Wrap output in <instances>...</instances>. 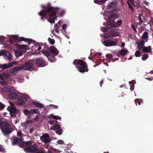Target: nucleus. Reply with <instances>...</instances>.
Here are the masks:
<instances>
[{
	"mask_svg": "<svg viewBox=\"0 0 153 153\" xmlns=\"http://www.w3.org/2000/svg\"><path fill=\"white\" fill-rule=\"evenodd\" d=\"M53 106L55 108H56V109L58 108V105H50V106Z\"/></svg>",
	"mask_w": 153,
	"mask_h": 153,
	"instance_id": "e2e57ef3",
	"label": "nucleus"
},
{
	"mask_svg": "<svg viewBox=\"0 0 153 153\" xmlns=\"http://www.w3.org/2000/svg\"><path fill=\"white\" fill-rule=\"evenodd\" d=\"M45 151L44 149L42 148L38 147L37 146L36 147V150L35 153H45Z\"/></svg>",
	"mask_w": 153,
	"mask_h": 153,
	"instance_id": "a211bd4d",
	"label": "nucleus"
},
{
	"mask_svg": "<svg viewBox=\"0 0 153 153\" xmlns=\"http://www.w3.org/2000/svg\"><path fill=\"white\" fill-rule=\"evenodd\" d=\"M88 67L87 65L85 66L79 67L78 69L79 71L81 73L85 72V71L87 72L88 71Z\"/></svg>",
	"mask_w": 153,
	"mask_h": 153,
	"instance_id": "2eb2a0df",
	"label": "nucleus"
},
{
	"mask_svg": "<svg viewBox=\"0 0 153 153\" xmlns=\"http://www.w3.org/2000/svg\"><path fill=\"white\" fill-rule=\"evenodd\" d=\"M48 123H49L52 125L54 124V121L52 120L48 121Z\"/></svg>",
	"mask_w": 153,
	"mask_h": 153,
	"instance_id": "0e129e2a",
	"label": "nucleus"
},
{
	"mask_svg": "<svg viewBox=\"0 0 153 153\" xmlns=\"http://www.w3.org/2000/svg\"><path fill=\"white\" fill-rule=\"evenodd\" d=\"M24 114L25 115H28V110L27 109H25L24 111Z\"/></svg>",
	"mask_w": 153,
	"mask_h": 153,
	"instance_id": "864d4df0",
	"label": "nucleus"
},
{
	"mask_svg": "<svg viewBox=\"0 0 153 153\" xmlns=\"http://www.w3.org/2000/svg\"><path fill=\"white\" fill-rule=\"evenodd\" d=\"M18 48L21 50H28L30 49L28 46L25 45H18Z\"/></svg>",
	"mask_w": 153,
	"mask_h": 153,
	"instance_id": "f3484780",
	"label": "nucleus"
},
{
	"mask_svg": "<svg viewBox=\"0 0 153 153\" xmlns=\"http://www.w3.org/2000/svg\"><path fill=\"white\" fill-rule=\"evenodd\" d=\"M113 53L115 55H117L118 56H120V54L119 53V51L118 52H117L116 51H113Z\"/></svg>",
	"mask_w": 153,
	"mask_h": 153,
	"instance_id": "8fccbe9b",
	"label": "nucleus"
},
{
	"mask_svg": "<svg viewBox=\"0 0 153 153\" xmlns=\"http://www.w3.org/2000/svg\"><path fill=\"white\" fill-rule=\"evenodd\" d=\"M117 1L114 2H109L107 7L108 9H110L111 8L116 7L117 6Z\"/></svg>",
	"mask_w": 153,
	"mask_h": 153,
	"instance_id": "ddd939ff",
	"label": "nucleus"
},
{
	"mask_svg": "<svg viewBox=\"0 0 153 153\" xmlns=\"http://www.w3.org/2000/svg\"><path fill=\"white\" fill-rule=\"evenodd\" d=\"M60 24L59 23L56 24L55 25V27H57L56 28H58L60 27Z\"/></svg>",
	"mask_w": 153,
	"mask_h": 153,
	"instance_id": "13d9d810",
	"label": "nucleus"
},
{
	"mask_svg": "<svg viewBox=\"0 0 153 153\" xmlns=\"http://www.w3.org/2000/svg\"><path fill=\"white\" fill-rule=\"evenodd\" d=\"M107 24L112 27H116V23L114 22H108L107 23Z\"/></svg>",
	"mask_w": 153,
	"mask_h": 153,
	"instance_id": "bb28decb",
	"label": "nucleus"
},
{
	"mask_svg": "<svg viewBox=\"0 0 153 153\" xmlns=\"http://www.w3.org/2000/svg\"><path fill=\"white\" fill-rule=\"evenodd\" d=\"M122 21L121 20H120L119 21H118L117 23H116V26H120V25L122 23Z\"/></svg>",
	"mask_w": 153,
	"mask_h": 153,
	"instance_id": "c03bdc74",
	"label": "nucleus"
},
{
	"mask_svg": "<svg viewBox=\"0 0 153 153\" xmlns=\"http://www.w3.org/2000/svg\"><path fill=\"white\" fill-rule=\"evenodd\" d=\"M66 153H74L73 152L71 151L70 150H68L66 152Z\"/></svg>",
	"mask_w": 153,
	"mask_h": 153,
	"instance_id": "338daca9",
	"label": "nucleus"
},
{
	"mask_svg": "<svg viewBox=\"0 0 153 153\" xmlns=\"http://www.w3.org/2000/svg\"><path fill=\"white\" fill-rule=\"evenodd\" d=\"M10 124L8 123L2 122L0 127L2 131L5 134H8L12 131L11 128H10Z\"/></svg>",
	"mask_w": 153,
	"mask_h": 153,
	"instance_id": "39448f33",
	"label": "nucleus"
},
{
	"mask_svg": "<svg viewBox=\"0 0 153 153\" xmlns=\"http://www.w3.org/2000/svg\"><path fill=\"white\" fill-rule=\"evenodd\" d=\"M145 42L143 40L141 41L140 43L138 44L137 47H139L140 46L143 47L144 46Z\"/></svg>",
	"mask_w": 153,
	"mask_h": 153,
	"instance_id": "72a5a7b5",
	"label": "nucleus"
},
{
	"mask_svg": "<svg viewBox=\"0 0 153 153\" xmlns=\"http://www.w3.org/2000/svg\"><path fill=\"white\" fill-rule=\"evenodd\" d=\"M148 54L145 53L143 55V56L142 57V59L143 60H145L148 58Z\"/></svg>",
	"mask_w": 153,
	"mask_h": 153,
	"instance_id": "f704fd0d",
	"label": "nucleus"
},
{
	"mask_svg": "<svg viewBox=\"0 0 153 153\" xmlns=\"http://www.w3.org/2000/svg\"><path fill=\"white\" fill-rule=\"evenodd\" d=\"M62 129L60 128L58 130H56V132L57 134L59 135H61L62 134Z\"/></svg>",
	"mask_w": 153,
	"mask_h": 153,
	"instance_id": "4c0bfd02",
	"label": "nucleus"
},
{
	"mask_svg": "<svg viewBox=\"0 0 153 153\" xmlns=\"http://www.w3.org/2000/svg\"><path fill=\"white\" fill-rule=\"evenodd\" d=\"M14 40L19 41H24L25 42H28L29 43H30L33 41L31 39H26L24 37H21L19 38L18 36L12 35L9 39V42L10 43H13L14 42Z\"/></svg>",
	"mask_w": 153,
	"mask_h": 153,
	"instance_id": "20e7f679",
	"label": "nucleus"
},
{
	"mask_svg": "<svg viewBox=\"0 0 153 153\" xmlns=\"http://www.w3.org/2000/svg\"><path fill=\"white\" fill-rule=\"evenodd\" d=\"M111 28L108 27H104L103 28L102 31L104 32H110V30H111Z\"/></svg>",
	"mask_w": 153,
	"mask_h": 153,
	"instance_id": "c756f323",
	"label": "nucleus"
},
{
	"mask_svg": "<svg viewBox=\"0 0 153 153\" xmlns=\"http://www.w3.org/2000/svg\"><path fill=\"white\" fill-rule=\"evenodd\" d=\"M10 114L11 116L13 117H15L16 116V113H12L11 112H10Z\"/></svg>",
	"mask_w": 153,
	"mask_h": 153,
	"instance_id": "4d7b16f0",
	"label": "nucleus"
},
{
	"mask_svg": "<svg viewBox=\"0 0 153 153\" xmlns=\"http://www.w3.org/2000/svg\"><path fill=\"white\" fill-rule=\"evenodd\" d=\"M57 143L58 144H63L64 143V142L62 140H59L57 141Z\"/></svg>",
	"mask_w": 153,
	"mask_h": 153,
	"instance_id": "a18cd8bd",
	"label": "nucleus"
},
{
	"mask_svg": "<svg viewBox=\"0 0 153 153\" xmlns=\"http://www.w3.org/2000/svg\"><path fill=\"white\" fill-rule=\"evenodd\" d=\"M4 107V105L1 102H0V108L3 109Z\"/></svg>",
	"mask_w": 153,
	"mask_h": 153,
	"instance_id": "49530a36",
	"label": "nucleus"
},
{
	"mask_svg": "<svg viewBox=\"0 0 153 153\" xmlns=\"http://www.w3.org/2000/svg\"><path fill=\"white\" fill-rule=\"evenodd\" d=\"M104 82L103 80H102L100 82V86L101 87L102 86V85L103 83Z\"/></svg>",
	"mask_w": 153,
	"mask_h": 153,
	"instance_id": "69168bd1",
	"label": "nucleus"
},
{
	"mask_svg": "<svg viewBox=\"0 0 153 153\" xmlns=\"http://www.w3.org/2000/svg\"><path fill=\"white\" fill-rule=\"evenodd\" d=\"M142 51L144 53H150L152 51L151 47L150 46L148 47H144L142 48Z\"/></svg>",
	"mask_w": 153,
	"mask_h": 153,
	"instance_id": "6ab92c4d",
	"label": "nucleus"
},
{
	"mask_svg": "<svg viewBox=\"0 0 153 153\" xmlns=\"http://www.w3.org/2000/svg\"><path fill=\"white\" fill-rule=\"evenodd\" d=\"M38 117L37 115H36L35 118L33 119L34 120L36 121H38Z\"/></svg>",
	"mask_w": 153,
	"mask_h": 153,
	"instance_id": "052dcab7",
	"label": "nucleus"
},
{
	"mask_svg": "<svg viewBox=\"0 0 153 153\" xmlns=\"http://www.w3.org/2000/svg\"><path fill=\"white\" fill-rule=\"evenodd\" d=\"M23 51L20 49L16 50L15 51V53L16 57H19L23 55Z\"/></svg>",
	"mask_w": 153,
	"mask_h": 153,
	"instance_id": "412c9836",
	"label": "nucleus"
},
{
	"mask_svg": "<svg viewBox=\"0 0 153 153\" xmlns=\"http://www.w3.org/2000/svg\"><path fill=\"white\" fill-rule=\"evenodd\" d=\"M148 33L147 31H145L142 36V39H146L148 37Z\"/></svg>",
	"mask_w": 153,
	"mask_h": 153,
	"instance_id": "c85d7f7f",
	"label": "nucleus"
},
{
	"mask_svg": "<svg viewBox=\"0 0 153 153\" xmlns=\"http://www.w3.org/2000/svg\"><path fill=\"white\" fill-rule=\"evenodd\" d=\"M128 52V51L126 48H124L121 49L119 51L120 56H124Z\"/></svg>",
	"mask_w": 153,
	"mask_h": 153,
	"instance_id": "aec40b11",
	"label": "nucleus"
},
{
	"mask_svg": "<svg viewBox=\"0 0 153 153\" xmlns=\"http://www.w3.org/2000/svg\"><path fill=\"white\" fill-rule=\"evenodd\" d=\"M32 144L31 141H29L26 142H22L19 145L21 147H24V150L26 152L35 153L37 145L35 144Z\"/></svg>",
	"mask_w": 153,
	"mask_h": 153,
	"instance_id": "7ed1b4c3",
	"label": "nucleus"
},
{
	"mask_svg": "<svg viewBox=\"0 0 153 153\" xmlns=\"http://www.w3.org/2000/svg\"><path fill=\"white\" fill-rule=\"evenodd\" d=\"M61 128V125L60 124H57L53 126L51 128V130H57Z\"/></svg>",
	"mask_w": 153,
	"mask_h": 153,
	"instance_id": "b1692460",
	"label": "nucleus"
},
{
	"mask_svg": "<svg viewBox=\"0 0 153 153\" xmlns=\"http://www.w3.org/2000/svg\"><path fill=\"white\" fill-rule=\"evenodd\" d=\"M51 118L55 120H60L61 117L58 116L54 115L52 114H51Z\"/></svg>",
	"mask_w": 153,
	"mask_h": 153,
	"instance_id": "7c9ffc66",
	"label": "nucleus"
},
{
	"mask_svg": "<svg viewBox=\"0 0 153 153\" xmlns=\"http://www.w3.org/2000/svg\"><path fill=\"white\" fill-rule=\"evenodd\" d=\"M142 16V14L141 13H140L138 17V19L139 21L140 22L142 23L143 22L142 19L141 18V16Z\"/></svg>",
	"mask_w": 153,
	"mask_h": 153,
	"instance_id": "79ce46f5",
	"label": "nucleus"
},
{
	"mask_svg": "<svg viewBox=\"0 0 153 153\" xmlns=\"http://www.w3.org/2000/svg\"><path fill=\"white\" fill-rule=\"evenodd\" d=\"M22 69H23V68H22V65L20 66L13 68V70L15 71H18L19 70H21Z\"/></svg>",
	"mask_w": 153,
	"mask_h": 153,
	"instance_id": "473e14b6",
	"label": "nucleus"
},
{
	"mask_svg": "<svg viewBox=\"0 0 153 153\" xmlns=\"http://www.w3.org/2000/svg\"><path fill=\"white\" fill-rule=\"evenodd\" d=\"M28 117H30L31 115L32 114H33L32 112V109L30 110H28Z\"/></svg>",
	"mask_w": 153,
	"mask_h": 153,
	"instance_id": "09e8293b",
	"label": "nucleus"
},
{
	"mask_svg": "<svg viewBox=\"0 0 153 153\" xmlns=\"http://www.w3.org/2000/svg\"><path fill=\"white\" fill-rule=\"evenodd\" d=\"M3 91H5V92H9L10 91V89L9 88H8L7 87H4L3 88Z\"/></svg>",
	"mask_w": 153,
	"mask_h": 153,
	"instance_id": "37998d69",
	"label": "nucleus"
},
{
	"mask_svg": "<svg viewBox=\"0 0 153 153\" xmlns=\"http://www.w3.org/2000/svg\"><path fill=\"white\" fill-rule=\"evenodd\" d=\"M22 141V139L17 137H15L13 140V144H16L21 142Z\"/></svg>",
	"mask_w": 153,
	"mask_h": 153,
	"instance_id": "393cba45",
	"label": "nucleus"
},
{
	"mask_svg": "<svg viewBox=\"0 0 153 153\" xmlns=\"http://www.w3.org/2000/svg\"><path fill=\"white\" fill-rule=\"evenodd\" d=\"M127 4L128 5L129 8L133 12H134V9L131 5V4L129 2H128Z\"/></svg>",
	"mask_w": 153,
	"mask_h": 153,
	"instance_id": "c9c22d12",
	"label": "nucleus"
},
{
	"mask_svg": "<svg viewBox=\"0 0 153 153\" xmlns=\"http://www.w3.org/2000/svg\"><path fill=\"white\" fill-rule=\"evenodd\" d=\"M9 99L11 100H14L18 97V95L16 93H12L9 94L8 96Z\"/></svg>",
	"mask_w": 153,
	"mask_h": 153,
	"instance_id": "dca6fc26",
	"label": "nucleus"
},
{
	"mask_svg": "<svg viewBox=\"0 0 153 153\" xmlns=\"http://www.w3.org/2000/svg\"><path fill=\"white\" fill-rule=\"evenodd\" d=\"M106 56L107 58L111 59L113 58V56L111 54H107L106 55Z\"/></svg>",
	"mask_w": 153,
	"mask_h": 153,
	"instance_id": "a19ab883",
	"label": "nucleus"
},
{
	"mask_svg": "<svg viewBox=\"0 0 153 153\" xmlns=\"http://www.w3.org/2000/svg\"><path fill=\"white\" fill-rule=\"evenodd\" d=\"M41 19L43 20V21L45 20L44 18H45L46 19H48H48L49 18V16L48 14H47L46 17L45 16H41Z\"/></svg>",
	"mask_w": 153,
	"mask_h": 153,
	"instance_id": "ea45409f",
	"label": "nucleus"
},
{
	"mask_svg": "<svg viewBox=\"0 0 153 153\" xmlns=\"http://www.w3.org/2000/svg\"><path fill=\"white\" fill-rule=\"evenodd\" d=\"M59 51L55 47L51 46L50 47V51H45L42 52V53L48 58V60L51 62H54L56 59L55 56L57 55Z\"/></svg>",
	"mask_w": 153,
	"mask_h": 153,
	"instance_id": "f03ea898",
	"label": "nucleus"
},
{
	"mask_svg": "<svg viewBox=\"0 0 153 153\" xmlns=\"http://www.w3.org/2000/svg\"><path fill=\"white\" fill-rule=\"evenodd\" d=\"M118 41L116 39H106L102 42V44L106 47L116 46L117 45Z\"/></svg>",
	"mask_w": 153,
	"mask_h": 153,
	"instance_id": "423d86ee",
	"label": "nucleus"
},
{
	"mask_svg": "<svg viewBox=\"0 0 153 153\" xmlns=\"http://www.w3.org/2000/svg\"><path fill=\"white\" fill-rule=\"evenodd\" d=\"M134 89V85L132 84L131 85L130 89L131 91H133Z\"/></svg>",
	"mask_w": 153,
	"mask_h": 153,
	"instance_id": "6e6d98bb",
	"label": "nucleus"
},
{
	"mask_svg": "<svg viewBox=\"0 0 153 153\" xmlns=\"http://www.w3.org/2000/svg\"><path fill=\"white\" fill-rule=\"evenodd\" d=\"M48 40L49 42V43L51 45H53L55 43V40L53 39L49 38L48 39Z\"/></svg>",
	"mask_w": 153,
	"mask_h": 153,
	"instance_id": "2f4dec72",
	"label": "nucleus"
},
{
	"mask_svg": "<svg viewBox=\"0 0 153 153\" xmlns=\"http://www.w3.org/2000/svg\"><path fill=\"white\" fill-rule=\"evenodd\" d=\"M94 2L96 4H98L99 2V1L98 0H94Z\"/></svg>",
	"mask_w": 153,
	"mask_h": 153,
	"instance_id": "774afa93",
	"label": "nucleus"
},
{
	"mask_svg": "<svg viewBox=\"0 0 153 153\" xmlns=\"http://www.w3.org/2000/svg\"><path fill=\"white\" fill-rule=\"evenodd\" d=\"M109 35L107 33H105L104 35V37L105 38H108Z\"/></svg>",
	"mask_w": 153,
	"mask_h": 153,
	"instance_id": "5fc2aeb1",
	"label": "nucleus"
},
{
	"mask_svg": "<svg viewBox=\"0 0 153 153\" xmlns=\"http://www.w3.org/2000/svg\"><path fill=\"white\" fill-rule=\"evenodd\" d=\"M40 139L45 143H49L52 140L48 134L46 133L43 134L41 137Z\"/></svg>",
	"mask_w": 153,
	"mask_h": 153,
	"instance_id": "9d476101",
	"label": "nucleus"
},
{
	"mask_svg": "<svg viewBox=\"0 0 153 153\" xmlns=\"http://www.w3.org/2000/svg\"><path fill=\"white\" fill-rule=\"evenodd\" d=\"M67 27V25L66 24H63L62 26V28L63 30H65L66 29V28Z\"/></svg>",
	"mask_w": 153,
	"mask_h": 153,
	"instance_id": "603ef678",
	"label": "nucleus"
},
{
	"mask_svg": "<svg viewBox=\"0 0 153 153\" xmlns=\"http://www.w3.org/2000/svg\"><path fill=\"white\" fill-rule=\"evenodd\" d=\"M4 39V37L3 36H0V42L3 41Z\"/></svg>",
	"mask_w": 153,
	"mask_h": 153,
	"instance_id": "3c124183",
	"label": "nucleus"
},
{
	"mask_svg": "<svg viewBox=\"0 0 153 153\" xmlns=\"http://www.w3.org/2000/svg\"><path fill=\"white\" fill-rule=\"evenodd\" d=\"M73 64L76 65L77 64L82 66H87L86 63L82 60L76 59L74 60Z\"/></svg>",
	"mask_w": 153,
	"mask_h": 153,
	"instance_id": "f8f14e48",
	"label": "nucleus"
},
{
	"mask_svg": "<svg viewBox=\"0 0 153 153\" xmlns=\"http://www.w3.org/2000/svg\"><path fill=\"white\" fill-rule=\"evenodd\" d=\"M141 53L139 51H137L135 53V55L136 57H140L141 56Z\"/></svg>",
	"mask_w": 153,
	"mask_h": 153,
	"instance_id": "e433bc0d",
	"label": "nucleus"
},
{
	"mask_svg": "<svg viewBox=\"0 0 153 153\" xmlns=\"http://www.w3.org/2000/svg\"><path fill=\"white\" fill-rule=\"evenodd\" d=\"M36 63L39 67H44L46 65L45 61L40 58H37L36 59Z\"/></svg>",
	"mask_w": 153,
	"mask_h": 153,
	"instance_id": "9b49d317",
	"label": "nucleus"
},
{
	"mask_svg": "<svg viewBox=\"0 0 153 153\" xmlns=\"http://www.w3.org/2000/svg\"><path fill=\"white\" fill-rule=\"evenodd\" d=\"M33 103L35 106L38 108H42L44 107L42 104L39 103L37 101L33 102Z\"/></svg>",
	"mask_w": 153,
	"mask_h": 153,
	"instance_id": "4be33fe9",
	"label": "nucleus"
},
{
	"mask_svg": "<svg viewBox=\"0 0 153 153\" xmlns=\"http://www.w3.org/2000/svg\"><path fill=\"white\" fill-rule=\"evenodd\" d=\"M41 6L43 9L38 13V14L40 16L46 17L48 14L49 16L48 21L51 23H55V21L57 18L56 13L58 14L59 16L60 17L62 16L65 13L64 10L53 7L49 3L45 5H42Z\"/></svg>",
	"mask_w": 153,
	"mask_h": 153,
	"instance_id": "f257e3e1",
	"label": "nucleus"
},
{
	"mask_svg": "<svg viewBox=\"0 0 153 153\" xmlns=\"http://www.w3.org/2000/svg\"><path fill=\"white\" fill-rule=\"evenodd\" d=\"M135 104L137 105V103L139 105H140L141 103L143 102V101L142 100L140 99H137L134 100Z\"/></svg>",
	"mask_w": 153,
	"mask_h": 153,
	"instance_id": "cd10ccee",
	"label": "nucleus"
},
{
	"mask_svg": "<svg viewBox=\"0 0 153 153\" xmlns=\"http://www.w3.org/2000/svg\"><path fill=\"white\" fill-rule=\"evenodd\" d=\"M0 152H4V149L3 148L1 147H0Z\"/></svg>",
	"mask_w": 153,
	"mask_h": 153,
	"instance_id": "bf43d9fd",
	"label": "nucleus"
},
{
	"mask_svg": "<svg viewBox=\"0 0 153 153\" xmlns=\"http://www.w3.org/2000/svg\"><path fill=\"white\" fill-rule=\"evenodd\" d=\"M34 62V60H28L22 65L23 69L25 70H29L33 67Z\"/></svg>",
	"mask_w": 153,
	"mask_h": 153,
	"instance_id": "0eeeda50",
	"label": "nucleus"
},
{
	"mask_svg": "<svg viewBox=\"0 0 153 153\" xmlns=\"http://www.w3.org/2000/svg\"><path fill=\"white\" fill-rule=\"evenodd\" d=\"M32 112L33 113V114H36L38 113L39 112V111L38 109H32Z\"/></svg>",
	"mask_w": 153,
	"mask_h": 153,
	"instance_id": "58836bf2",
	"label": "nucleus"
},
{
	"mask_svg": "<svg viewBox=\"0 0 153 153\" xmlns=\"http://www.w3.org/2000/svg\"><path fill=\"white\" fill-rule=\"evenodd\" d=\"M27 100V98L24 96H18L17 98L16 104L18 105H22L25 104V102Z\"/></svg>",
	"mask_w": 153,
	"mask_h": 153,
	"instance_id": "1a4fd4ad",
	"label": "nucleus"
},
{
	"mask_svg": "<svg viewBox=\"0 0 153 153\" xmlns=\"http://www.w3.org/2000/svg\"><path fill=\"white\" fill-rule=\"evenodd\" d=\"M8 110L12 113H16L18 110L16 108L13 107H8L7 108Z\"/></svg>",
	"mask_w": 153,
	"mask_h": 153,
	"instance_id": "5701e85b",
	"label": "nucleus"
},
{
	"mask_svg": "<svg viewBox=\"0 0 153 153\" xmlns=\"http://www.w3.org/2000/svg\"><path fill=\"white\" fill-rule=\"evenodd\" d=\"M131 27L133 29L134 31H136V29L134 27V25H131Z\"/></svg>",
	"mask_w": 153,
	"mask_h": 153,
	"instance_id": "680f3d73",
	"label": "nucleus"
},
{
	"mask_svg": "<svg viewBox=\"0 0 153 153\" xmlns=\"http://www.w3.org/2000/svg\"><path fill=\"white\" fill-rule=\"evenodd\" d=\"M112 28H111V30H110V32H111V35L113 37L117 36H118V33L117 32L114 31H112Z\"/></svg>",
	"mask_w": 153,
	"mask_h": 153,
	"instance_id": "a878e982",
	"label": "nucleus"
},
{
	"mask_svg": "<svg viewBox=\"0 0 153 153\" xmlns=\"http://www.w3.org/2000/svg\"><path fill=\"white\" fill-rule=\"evenodd\" d=\"M4 55V58L5 59H8L9 61H11L13 60L12 56L9 52H6L4 50H2L0 51V56Z\"/></svg>",
	"mask_w": 153,
	"mask_h": 153,
	"instance_id": "6e6552de",
	"label": "nucleus"
},
{
	"mask_svg": "<svg viewBox=\"0 0 153 153\" xmlns=\"http://www.w3.org/2000/svg\"><path fill=\"white\" fill-rule=\"evenodd\" d=\"M22 133L20 131H18L17 133V135L18 136H19L20 137H22Z\"/></svg>",
	"mask_w": 153,
	"mask_h": 153,
	"instance_id": "de8ad7c7",
	"label": "nucleus"
},
{
	"mask_svg": "<svg viewBox=\"0 0 153 153\" xmlns=\"http://www.w3.org/2000/svg\"><path fill=\"white\" fill-rule=\"evenodd\" d=\"M14 64L13 63H9L8 65L7 64L0 65V68H2V70H4L6 69L11 67L13 66V65Z\"/></svg>",
	"mask_w": 153,
	"mask_h": 153,
	"instance_id": "4468645a",
	"label": "nucleus"
}]
</instances>
